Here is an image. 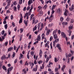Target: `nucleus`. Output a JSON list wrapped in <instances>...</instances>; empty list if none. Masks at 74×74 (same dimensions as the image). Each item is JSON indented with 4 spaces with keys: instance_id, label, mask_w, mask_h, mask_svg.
Instances as JSON below:
<instances>
[{
    "instance_id": "6e6d98bb",
    "label": "nucleus",
    "mask_w": 74,
    "mask_h": 74,
    "mask_svg": "<svg viewBox=\"0 0 74 74\" xmlns=\"http://www.w3.org/2000/svg\"><path fill=\"white\" fill-rule=\"evenodd\" d=\"M5 44L6 46V47H7V45L8 44V42L6 41L5 42Z\"/></svg>"
},
{
    "instance_id": "c03bdc74",
    "label": "nucleus",
    "mask_w": 74,
    "mask_h": 74,
    "mask_svg": "<svg viewBox=\"0 0 74 74\" xmlns=\"http://www.w3.org/2000/svg\"><path fill=\"white\" fill-rule=\"evenodd\" d=\"M56 32H57V30H55L53 32V34H55V33H56Z\"/></svg>"
},
{
    "instance_id": "e433bc0d",
    "label": "nucleus",
    "mask_w": 74,
    "mask_h": 74,
    "mask_svg": "<svg viewBox=\"0 0 74 74\" xmlns=\"http://www.w3.org/2000/svg\"><path fill=\"white\" fill-rule=\"evenodd\" d=\"M29 52H28L27 53V58L28 59H29V58H30V57H29Z\"/></svg>"
},
{
    "instance_id": "2eb2a0df",
    "label": "nucleus",
    "mask_w": 74,
    "mask_h": 74,
    "mask_svg": "<svg viewBox=\"0 0 74 74\" xmlns=\"http://www.w3.org/2000/svg\"><path fill=\"white\" fill-rule=\"evenodd\" d=\"M44 27V25L42 23L40 27V30L41 31L42 29V28Z\"/></svg>"
},
{
    "instance_id": "6e6552de",
    "label": "nucleus",
    "mask_w": 74,
    "mask_h": 74,
    "mask_svg": "<svg viewBox=\"0 0 74 74\" xmlns=\"http://www.w3.org/2000/svg\"><path fill=\"white\" fill-rule=\"evenodd\" d=\"M42 11V8H41V6H39L38 7V11L39 12H40L41 11Z\"/></svg>"
},
{
    "instance_id": "a19ab883",
    "label": "nucleus",
    "mask_w": 74,
    "mask_h": 74,
    "mask_svg": "<svg viewBox=\"0 0 74 74\" xmlns=\"http://www.w3.org/2000/svg\"><path fill=\"white\" fill-rule=\"evenodd\" d=\"M22 3V0H19V4H21Z\"/></svg>"
},
{
    "instance_id": "cd10ccee",
    "label": "nucleus",
    "mask_w": 74,
    "mask_h": 74,
    "mask_svg": "<svg viewBox=\"0 0 74 74\" xmlns=\"http://www.w3.org/2000/svg\"><path fill=\"white\" fill-rule=\"evenodd\" d=\"M55 62H57L58 60H59V59H58L57 58H55Z\"/></svg>"
},
{
    "instance_id": "e2e57ef3",
    "label": "nucleus",
    "mask_w": 74,
    "mask_h": 74,
    "mask_svg": "<svg viewBox=\"0 0 74 74\" xmlns=\"http://www.w3.org/2000/svg\"><path fill=\"white\" fill-rule=\"evenodd\" d=\"M31 55H34V51H32L31 52Z\"/></svg>"
},
{
    "instance_id": "4be33fe9",
    "label": "nucleus",
    "mask_w": 74,
    "mask_h": 74,
    "mask_svg": "<svg viewBox=\"0 0 74 74\" xmlns=\"http://www.w3.org/2000/svg\"><path fill=\"white\" fill-rule=\"evenodd\" d=\"M54 38V39H56L58 38V36H57V35L55 34L53 36Z\"/></svg>"
},
{
    "instance_id": "69168bd1",
    "label": "nucleus",
    "mask_w": 74,
    "mask_h": 74,
    "mask_svg": "<svg viewBox=\"0 0 74 74\" xmlns=\"http://www.w3.org/2000/svg\"><path fill=\"white\" fill-rule=\"evenodd\" d=\"M14 5H16V4H17V3H16V1H14Z\"/></svg>"
},
{
    "instance_id": "f704fd0d",
    "label": "nucleus",
    "mask_w": 74,
    "mask_h": 74,
    "mask_svg": "<svg viewBox=\"0 0 74 74\" xmlns=\"http://www.w3.org/2000/svg\"><path fill=\"white\" fill-rule=\"evenodd\" d=\"M22 18H21L19 20V23H22Z\"/></svg>"
},
{
    "instance_id": "412c9836",
    "label": "nucleus",
    "mask_w": 74,
    "mask_h": 74,
    "mask_svg": "<svg viewBox=\"0 0 74 74\" xmlns=\"http://www.w3.org/2000/svg\"><path fill=\"white\" fill-rule=\"evenodd\" d=\"M66 68V66L64 65H63L62 67L61 68V70L62 71H64V69Z\"/></svg>"
},
{
    "instance_id": "f257e3e1",
    "label": "nucleus",
    "mask_w": 74,
    "mask_h": 74,
    "mask_svg": "<svg viewBox=\"0 0 74 74\" xmlns=\"http://www.w3.org/2000/svg\"><path fill=\"white\" fill-rule=\"evenodd\" d=\"M61 34L62 37L65 38H66V40H67V36H66V35L64 32H62L61 33Z\"/></svg>"
},
{
    "instance_id": "aec40b11",
    "label": "nucleus",
    "mask_w": 74,
    "mask_h": 74,
    "mask_svg": "<svg viewBox=\"0 0 74 74\" xmlns=\"http://www.w3.org/2000/svg\"><path fill=\"white\" fill-rule=\"evenodd\" d=\"M45 34H44V33H43L42 35V40L45 39Z\"/></svg>"
},
{
    "instance_id": "5fc2aeb1",
    "label": "nucleus",
    "mask_w": 74,
    "mask_h": 74,
    "mask_svg": "<svg viewBox=\"0 0 74 74\" xmlns=\"http://www.w3.org/2000/svg\"><path fill=\"white\" fill-rule=\"evenodd\" d=\"M42 13H41V12H40L39 14L38 15L39 16H41L42 15Z\"/></svg>"
},
{
    "instance_id": "ea45409f",
    "label": "nucleus",
    "mask_w": 74,
    "mask_h": 74,
    "mask_svg": "<svg viewBox=\"0 0 74 74\" xmlns=\"http://www.w3.org/2000/svg\"><path fill=\"white\" fill-rule=\"evenodd\" d=\"M49 60V58H47L46 59V63H48V61Z\"/></svg>"
},
{
    "instance_id": "58836bf2",
    "label": "nucleus",
    "mask_w": 74,
    "mask_h": 74,
    "mask_svg": "<svg viewBox=\"0 0 74 74\" xmlns=\"http://www.w3.org/2000/svg\"><path fill=\"white\" fill-rule=\"evenodd\" d=\"M59 70V68H56L55 69V70L56 72H58Z\"/></svg>"
},
{
    "instance_id": "13d9d810",
    "label": "nucleus",
    "mask_w": 74,
    "mask_h": 74,
    "mask_svg": "<svg viewBox=\"0 0 74 74\" xmlns=\"http://www.w3.org/2000/svg\"><path fill=\"white\" fill-rule=\"evenodd\" d=\"M30 7L28 6L27 9V11H29V9H30Z\"/></svg>"
},
{
    "instance_id": "603ef678",
    "label": "nucleus",
    "mask_w": 74,
    "mask_h": 74,
    "mask_svg": "<svg viewBox=\"0 0 74 74\" xmlns=\"http://www.w3.org/2000/svg\"><path fill=\"white\" fill-rule=\"evenodd\" d=\"M20 5H18L17 6V8H18V11L19 10V8H20Z\"/></svg>"
},
{
    "instance_id": "c9c22d12",
    "label": "nucleus",
    "mask_w": 74,
    "mask_h": 74,
    "mask_svg": "<svg viewBox=\"0 0 74 74\" xmlns=\"http://www.w3.org/2000/svg\"><path fill=\"white\" fill-rule=\"evenodd\" d=\"M37 70V68H34L33 69V71H36Z\"/></svg>"
},
{
    "instance_id": "f8f14e48",
    "label": "nucleus",
    "mask_w": 74,
    "mask_h": 74,
    "mask_svg": "<svg viewBox=\"0 0 74 74\" xmlns=\"http://www.w3.org/2000/svg\"><path fill=\"white\" fill-rule=\"evenodd\" d=\"M37 40V41H40V40H41V36H40V35H39L38 36Z\"/></svg>"
},
{
    "instance_id": "09e8293b",
    "label": "nucleus",
    "mask_w": 74,
    "mask_h": 74,
    "mask_svg": "<svg viewBox=\"0 0 74 74\" xmlns=\"http://www.w3.org/2000/svg\"><path fill=\"white\" fill-rule=\"evenodd\" d=\"M8 27V25L6 24L5 25V27L6 29H7Z\"/></svg>"
},
{
    "instance_id": "5701e85b",
    "label": "nucleus",
    "mask_w": 74,
    "mask_h": 74,
    "mask_svg": "<svg viewBox=\"0 0 74 74\" xmlns=\"http://www.w3.org/2000/svg\"><path fill=\"white\" fill-rule=\"evenodd\" d=\"M32 3V0H29V1L28 2V5H30Z\"/></svg>"
},
{
    "instance_id": "4d7b16f0",
    "label": "nucleus",
    "mask_w": 74,
    "mask_h": 74,
    "mask_svg": "<svg viewBox=\"0 0 74 74\" xmlns=\"http://www.w3.org/2000/svg\"><path fill=\"white\" fill-rule=\"evenodd\" d=\"M52 11L51 12V15H53V14H54V12H55V11L53 10H52Z\"/></svg>"
},
{
    "instance_id": "4c0bfd02",
    "label": "nucleus",
    "mask_w": 74,
    "mask_h": 74,
    "mask_svg": "<svg viewBox=\"0 0 74 74\" xmlns=\"http://www.w3.org/2000/svg\"><path fill=\"white\" fill-rule=\"evenodd\" d=\"M15 53L14 52H13V54L12 55V57H13V58H14V57H15Z\"/></svg>"
},
{
    "instance_id": "4468645a",
    "label": "nucleus",
    "mask_w": 74,
    "mask_h": 74,
    "mask_svg": "<svg viewBox=\"0 0 74 74\" xmlns=\"http://www.w3.org/2000/svg\"><path fill=\"white\" fill-rule=\"evenodd\" d=\"M23 54H22V53H20V57L19 58V60H21V59L22 58H23Z\"/></svg>"
},
{
    "instance_id": "423d86ee",
    "label": "nucleus",
    "mask_w": 74,
    "mask_h": 74,
    "mask_svg": "<svg viewBox=\"0 0 74 74\" xmlns=\"http://www.w3.org/2000/svg\"><path fill=\"white\" fill-rule=\"evenodd\" d=\"M74 10V4H72L71 7L69 8V10L70 11H73Z\"/></svg>"
},
{
    "instance_id": "473e14b6",
    "label": "nucleus",
    "mask_w": 74,
    "mask_h": 74,
    "mask_svg": "<svg viewBox=\"0 0 74 74\" xmlns=\"http://www.w3.org/2000/svg\"><path fill=\"white\" fill-rule=\"evenodd\" d=\"M66 21L67 22H69V21H70V18L69 17H68L66 20Z\"/></svg>"
},
{
    "instance_id": "37998d69",
    "label": "nucleus",
    "mask_w": 74,
    "mask_h": 74,
    "mask_svg": "<svg viewBox=\"0 0 74 74\" xmlns=\"http://www.w3.org/2000/svg\"><path fill=\"white\" fill-rule=\"evenodd\" d=\"M14 10L15 11H16V7L15 6H14Z\"/></svg>"
},
{
    "instance_id": "8fccbe9b",
    "label": "nucleus",
    "mask_w": 74,
    "mask_h": 74,
    "mask_svg": "<svg viewBox=\"0 0 74 74\" xmlns=\"http://www.w3.org/2000/svg\"><path fill=\"white\" fill-rule=\"evenodd\" d=\"M20 33H22V32H23V29H20Z\"/></svg>"
},
{
    "instance_id": "774afa93",
    "label": "nucleus",
    "mask_w": 74,
    "mask_h": 74,
    "mask_svg": "<svg viewBox=\"0 0 74 74\" xmlns=\"http://www.w3.org/2000/svg\"><path fill=\"white\" fill-rule=\"evenodd\" d=\"M4 33H5V32L4 30H3L1 32L2 34V35H4Z\"/></svg>"
},
{
    "instance_id": "f03ea898",
    "label": "nucleus",
    "mask_w": 74,
    "mask_h": 74,
    "mask_svg": "<svg viewBox=\"0 0 74 74\" xmlns=\"http://www.w3.org/2000/svg\"><path fill=\"white\" fill-rule=\"evenodd\" d=\"M38 27V29L39 30V29L40 28V26L39 25H38V26L36 25L34 28H33V31L34 32L35 31V30H36V29Z\"/></svg>"
},
{
    "instance_id": "7c9ffc66",
    "label": "nucleus",
    "mask_w": 74,
    "mask_h": 74,
    "mask_svg": "<svg viewBox=\"0 0 74 74\" xmlns=\"http://www.w3.org/2000/svg\"><path fill=\"white\" fill-rule=\"evenodd\" d=\"M51 64H52V63L51 62H49V66H48V67H51Z\"/></svg>"
},
{
    "instance_id": "393cba45",
    "label": "nucleus",
    "mask_w": 74,
    "mask_h": 74,
    "mask_svg": "<svg viewBox=\"0 0 74 74\" xmlns=\"http://www.w3.org/2000/svg\"><path fill=\"white\" fill-rule=\"evenodd\" d=\"M2 68L3 69V70H5V71H6V70H7V68L4 65L3 66Z\"/></svg>"
},
{
    "instance_id": "ddd939ff",
    "label": "nucleus",
    "mask_w": 74,
    "mask_h": 74,
    "mask_svg": "<svg viewBox=\"0 0 74 74\" xmlns=\"http://www.w3.org/2000/svg\"><path fill=\"white\" fill-rule=\"evenodd\" d=\"M12 69H13V67H11L10 68H9L8 69V71H11L12 70Z\"/></svg>"
},
{
    "instance_id": "bb28decb",
    "label": "nucleus",
    "mask_w": 74,
    "mask_h": 74,
    "mask_svg": "<svg viewBox=\"0 0 74 74\" xmlns=\"http://www.w3.org/2000/svg\"><path fill=\"white\" fill-rule=\"evenodd\" d=\"M68 56V58H69V57H71V54L69 53V54L68 55H67L66 54V58H67V57Z\"/></svg>"
},
{
    "instance_id": "49530a36",
    "label": "nucleus",
    "mask_w": 74,
    "mask_h": 74,
    "mask_svg": "<svg viewBox=\"0 0 74 74\" xmlns=\"http://www.w3.org/2000/svg\"><path fill=\"white\" fill-rule=\"evenodd\" d=\"M68 33H69V36H71V31H68Z\"/></svg>"
},
{
    "instance_id": "1a4fd4ad",
    "label": "nucleus",
    "mask_w": 74,
    "mask_h": 74,
    "mask_svg": "<svg viewBox=\"0 0 74 74\" xmlns=\"http://www.w3.org/2000/svg\"><path fill=\"white\" fill-rule=\"evenodd\" d=\"M59 38H58V39H57V40L56 39L54 41V42H53V47H55V43L58 42V41H59Z\"/></svg>"
},
{
    "instance_id": "b1692460",
    "label": "nucleus",
    "mask_w": 74,
    "mask_h": 74,
    "mask_svg": "<svg viewBox=\"0 0 74 74\" xmlns=\"http://www.w3.org/2000/svg\"><path fill=\"white\" fill-rule=\"evenodd\" d=\"M62 24L63 25H67L68 23L66 22H63L62 23Z\"/></svg>"
},
{
    "instance_id": "338daca9",
    "label": "nucleus",
    "mask_w": 74,
    "mask_h": 74,
    "mask_svg": "<svg viewBox=\"0 0 74 74\" xmlns=\"http://www.w3.org/2000/svg\"><path fill=\"white\" fill-rule=\"evenodd\" d=\"M18 60V59H16L14 61V63H16L17 62V61Z\"/></svg>"
},
{
    "instance_id": "c85d7f7f",
    "label": "nucleus",
    "mask_w": 74,
    "mask_h": 74,
    "mask_svg": "<svg viewBox=\"0 0 74 74\" xmlns=\"http://www.w3.org/2000/svg\"><path fill=\"white\" fill-rule=\"evenodd\" d=\"M22 71L23 72V73H24V74H26L27 73L26 71L25 70V69H23L22 70Z\"/></svg>"
},
{
    "instance_id": "864d4df0",
    "label": "nucleus",
    "mask_w": 74,
    "mask_h": 74,
    "mask_svg": "<svg viewBox=\"0 0 74 74\" xmlns=\"http://www.w3.org/2000/svg\"><path fill=\"white\" fill-rule=\"evenodd\" d=\"M9 8V6L7 5L5 6V10H7V8Z\"/></svg>"
},
{
    "instance_id": "72a5a7b5",
    "label": "nucleus",
    "mask_w": 74,
    "mask_h": 74,
    "mask_svg": "<svg viewBox=\"0 0 74 74\" xmlns=\"http://www.w3.org/2000/svg\"><path fill=\"white\" fill-rule=\"evenodd\" d=\"M7 3V5L10 6V4H11V1L8 2Z\"/></svg>"
},
{
    "instance_id": "9d476101",
    "label": "nucleus",
    "mask_w": 74,
    "mask_h": 74,
    "mask_svg": "<svg viewBox=\"0 0 74 74\" xmlns=\"http://www.w3.org/2000/svg\"><path fill=\"white\" fill-rule=\"evenodd\" d=\"M53 15H51L50 16V17L49 18V22H51L52 21V20L53 19Z\"/></svg>"
},
{
    "instance_id": "0eeeda50",
    "label": "nucleus",
    "mask_w": 74,
    "mask_h": 74,
    "mask_svg": "<svg viewBox=\"0 0 74 74\" xmlns=\"http://www.w3.org/2000/svg\"><path fill=\"white\" fill-rule=\"evenodd\" d=\"M45 30H46L47 32H46V35L47 36H48L49 34V32L50 30H48V29L47 28V27H46V29Z\"/></svg>"
},
{
    "instance_id": "0e129e2a",
    "label": "nucleus",
    "mask_w": 74,
    "mask_h": 74,
    "mask_svg": "<svg viewBox=\"0 0 74 74\" xmlns=\"http://www.w3.org/2000/svg\"><path fill=\"white\" fill-rule=\"evenodd\" d=\"M57 47H58V48L60 47V44H57Z\"/></svg>"
},
{
    "instance_id": "6ab92c4d",
    "label": "nucleus",
    "mask_w": 74,
    "mask_h": 74,
    "mask_svg": "<svg viewBox=\"0 0 74 74\" xmlns=\"http://www.w3.org/2000/svg\"><path fill=\"white\" fill-rule=\"evenodd\" d=\"M29 22V21L27 20V21H26V20H24V22L25 23V24L26 26H27V23H28V22Z\"/></svg>"
},
{
    "instance_id": "680f3d73",
    "label": "nucleus",
    "mask_w": 74,
    "mask_h": 74,
    "mask_svg": "<svg viewBox=\"0 0 74 74\" xmlns=\"http://www.w3.org/2000/svg\"><path fill=\"white\" fill-rule=\"evenodd\" d=\"M14 19V16H13V15H11V20H12V19Z\"/></svg>"
},
{
    "instance_id": "a211bd4d",
    "label": "nucleus",
    "mask_w": 74,
    "mask_h": 74,
    "mask_svg": "<svg viewBox=\"0 0 74 74\" xmlns=\"http://www.w3.org/2000/svg\"><path fill=\"white\" fill-rule=\"evenodd\" d=\"M42 50H41L40 49L39 52V55L40 56V57L42 56Z\"/></svg>"
},
{
    "instance_id": "7ed1b4c3",
    "label": "nucleus",
    "mask_w": 74,
    "mask_h": 74,
    "mask_svg": "<svg viewBox=\"0 0 74 74\" xmlns=\"http://www.w3.org/2000/svg\"><path fill=\"white\" fill-rule=\"evenodd\" d=\"M31 8L29 9V12H28V15L29 16H30V15H31L32 11V10H33V5H31Z\"/></svg>"
},
{
    "instance_id": "bf43d9fd",
    "label": "nucleus",
    "mask_w": 74,
    "mask_h": 74,
    "mask_svg": "<svg viewBox=\"0 0 74 74\" xmlns=\"http://www.w3.org/2000/svg\"><path fill=\"white\" fill-rule=\"evenodd\" d=\"M26 10V7H24V8L23 9V11H25Z\"/></svg>"
},
{
    "instance_id": "a878e982",
    "label": "nucleus",
    "mask_w": 74,
    "mask_h": 74,
    "mask_svg": "<svg viewBox=\"0 0 74 74\" xmlns=\"http://www.w3.org/2000/svg\"><path fill=\"white\" fill-rule=\"evenodd\" d=\"M56 7V5H53V6L51 8V10H54V8H55V7Z\"/></svg>"
},
{
    "instance_id": "f3484780",
    "label": "nucleus",
    "mask_w": 74,
    "mask_h": 74,
    "mask_svg": "<svg viewBox=\"0 0 74 74\" xmlns=\"http://www.w3.org/2000/svg\"><path fill=\"white\" fill-rule=\"evenodd\" d=\"M13 48H14L12 47H10L8 49V52H10V51H11V50H12Z\"/></svg>"
},
{
    "instance_id": "2f4dec72",
    "label": "nucleus",
    "mask_w": 74,
    "mask_h": 74,
    "mask_svg": "<svg viewBox=\"0 0 74 74\" xmlns=\"http://www.w3.org/2000/svg\"><path fill=\"white\" fill-rule=\"evenodd\" d=\"M69 30H70V29H73V25H71V26L69 27Z\"/></svg>"
},
{
    "instance_id": "a18cd8bd",
    "label": "nucleus",
    "mask_w": 74,
    "mask_h": 74,
    "mask_svg": "<svg viewBox=\"0 0 74 74\" xmlns=\"http://www.w3.org/2000/svg\"><path fill=\"white\" fill-rule=\"evenodd\" d=\"M28 15V13H27L25 14V16H24V18H26V17L27 16V15Z\"/></svg>"
},
{
    "instance_id": "20e7f679",
    "label": "nucleus",
    "mask_w": 74,
    "mask_h": 74,
    "mask_svg": "<svg viewBox=\"0 0 74 74\" xmlns=\"http://www.w3.org/2000/svg\"><path fill=\"white\" fill-rule=\"evenodd\" d=\"M38 21L37 20H36V19L34 17L33 19V22H32V24H34V23H35V24H36V23H38Z\"/></svg>"
},
{
    "instance_id": "c756f323",
    "label": "nucleus",
    "mask_w": 74,
    "mask_h": 74,
    "mask_svg": "<svg viewBox=\"0 0 74 74\" xmlns=\"http://www.w3.org/2000/svg\"><path fill=\"white\" fill-rule=\"evenodd\" d=\"M38 63L39 64H41L42 63V61H41V60H39L37 61Z\"/></svg>"
},
{
    "instance_id": "3c124183",
    "label": "nucleus",
    "mask_w": 74,
    "mask_h": 74,
    "mask_svg": "<svg viewBox=\"0 0 74 74\" xmlns=\"http://www.w3.org/2000/svg\"><path fill=\"white\" fill-rule=\"evenodd\" d=\"M52 40H53V37L52 36H51L50 38V41H51Z\"/></svg>"
},
{
    "instance_id": "79ce46f5",
    "label": "nucleus",
    "mask_w": 74,
    "mask_h": 74,
    "mask_svg": "<svg viewBox=\"0 0 74 74\" xmlns=\"http://www.w3.org/2000/svg\"><path fill=\"white\" fill-rule=\"evenodd\" d=\"M47 8V5L46 4L43 7L44 9H46Z\"/></svg>"
},
{
    "instance_id": "9b49d317",
    "label": "nucleus",
    "mask_w": 74,
    "mask_h": 74,
    "mask_svg": "<svg viewBox=\"0 0 74 74\" xmlns=\"http://www.w3.org/2000/svg\"><path fill=\"white\" fill-rule=\"evenodd\" d=\"M62 12V10L61 9H60V8H59L58 9L57 12L58 14H59L60 13H61Z\"/></svg>"
},
{
    "instance_id": "dca6fc26",
    "label": "nucleus",
    "mask_w": 74,
    "mask_h": 74,
    "mask_svg": "<svg viewBox=\"0 0 74 74\" xmlns=\"http://www.w3.org/2000/svg\"><path fill=\"white\" fill-rule=\"evenodd\" d=\"M6 58V57H5V55H3L2 57H1V60H4Z\"/></svg>"
},
{
    "instance_id": "39448f33",
    "label": "nucleus",
    "mask_w": 74,
    "mask_h": 74,
    "mask_svg": "<svg viewBox=\"0 0 74 74\" xmlns=\"http://www.w3.org/2000/svg\"><path fill=\"white\" fill-rule=\"evenodd\" d=\"M64 15H65V16H67V15H68V12H69V10H68L65 9H64Z\"/></svg>"
},
{
    "instance_id": "de8ad7c7",
    "label": "nucleus",
    "mask_w": 74,
    "mask_h": 74,
    "mask_svg": "<svg viewBox=\"0 0 74 74\" xmlns=\"http://www.w3.org/2000/svg\"><path fill=\"white\" fill-rule=\"evenodd\" d=\"M69 74H71V70L70 69H69Z\"/></svg>"
},
{
    "instance_id": "052dcab7",
    "label": "nucleus",
    "mask_w": 74,
    "mask_h": 74,
    "mask_svg": "<svg viewBox=\"0 0 74 74\" xmlns=\"http://www.w3.org/2000/svg\"><path fill=\"white\" fill-rule=\"evenodd\" d=\"M64 19V18H63V17H61L60 18V20L61 21H63Z\"/></svg>"
}]
</instances>
